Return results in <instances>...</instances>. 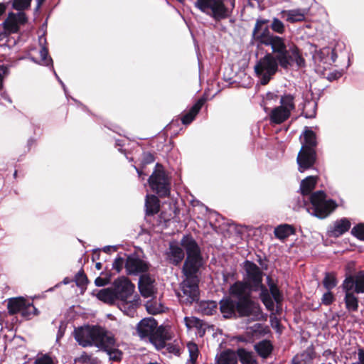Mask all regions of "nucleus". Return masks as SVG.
Here are the masks:
<instances>
[{
	"mask_svg": "<svg viewBox=\"0 0 364 364\" xmlns=\"http://www.w3.org/2000/svg\"><path fill=\"white\" fill-rule=\"evenodd\" d=\"M237 353L227 350L220 353L217 357L218 364H237Z\"/></svg>",
	"mask_w": 364,
	"mask_h": 364,
	"instance_id": "nucleus-26",
	"label": "nucleus"
},
{
	"mask_svg": "<svg viewBox=\"0 0 364 364\" xmlns=\"http://www.w3.org/2000/svg\"><path fill=\"white\" fill-rule=\"evenodd\" d=\"M326 196L322 191L314 192L310 196L313 215L325 218L336 208V204L333 200H326Z\"/></svg>",
	"mask_w": 364,
	"mask_h": 364,
	"instance_id": "nucleus-8",
	"label": "nucleus"
},
{
	"mask_svg": "<svg viewBox=\"0 0 364 364\" xmlns=\"http://www.w3.org/2000/svg\"><path fill=\"white\" fill-rule=\"evenodd\" d=\"M295 109L294 97L286 94L280 98V105L274 107L269 113L272 123L279 124L289 118L291 112Z\"/></svg>",
	"mask_w": 364,
	"mask_h": 364,
	"instance_id": "nucleus-6",
	"label": "nucleus"
},
{
	"mask_svg": "<svg viewBox=\"0 0 364 364\" xmlns=\"http://www.w3.org/2000/svg\"><path fill=\"white\" fill-rule=\"evenodd\" d=\"M358 358L359 360L361 361L364 364V350H359L358 351Z\"/></svg>",
	"mask_w": 364,
	"mask_h": 364,
	"instance_id": "nucleus-59",
	"label": "nucleus"
},
{
	"mask_svg": "<svg viewBox=\"0 0 364 364\" xmlns=\"http://www.w3.org/2000/svg\"><path fill=\"white\" fill-rule=\"evenodd\" d=\"M100 326H86L75 330L74 335L77 342L82 346H96Z\"/></svg>",
	"mask_w": 364,
	"mask_h": 364,
	"instance_id": "nucleus-10",
	"label": "nucleus"
},
{
	"mask_svg": "<svg viewBox=\"0 0 364 364\" xmlns=\"http://www.w3.org/2000/svg\"><path fill=\"white\" fill-rule=\"evenodd\" d=\"M97 297L99 300L109 304H112L117 300L112 287L100 290L97 294Z\"/></svg>",
	"mask_w": 364,
	"mask_h": 364,
	"instance_id": "nucleus-28",
	"label": "nucleus"
},
{
	"mask_svg": "<svg viewBox=\"0 0 364 364\" xmlns=\"http://www.w3.org/2000/svg\"><path fill=\"white\" fill-rule=\"evenodd\" d=\"M148 182L151 190L160 197H166L170 194V180L161 165H156Z\"/></svg>",
	"mask_w": 364,
	"mask_h": 364,
	"instance_id": "nucleus-5",
	"label": "nucleus"
},
{
	"mask_svg": "<svg viewBox=\"0 0 364 364\" xmlns=\"http://www.w3.org/2000/svg\"><path fill=\"white\" fill-rule=\"evenodd\" d=\"M237 355L242 364H258L253 353L243 348L237 350Z\"/></svg>",
	"mask_w": 364,
	"mask_h": 364,
	"instance_id": "nucleus-34",
	"label": "nucleus"
},
{
	"mask_svg": "<svg viewBox=\"0 0 364 364\" xmlns=\"http://www.w3.org/2000/svg\"><path fill=\"white\" fill-rule=\"evenodd\" d=\"M145 207L147 215H155L159 211L160 201L156 196L148 194L146 196Z\"/></svg>",
	"mask_w": 364,
	"mask_h": 364,
	"instance_id": "nucleus-24",
	"label": "nucleus"
},
{
	"mask_svg": "<svg viewBox=\"0 0 364 364\" xmlns=\"http://www.w3.org/2000/svg\"><path fill=\"white\" fill-rule=\"evenodd\" d=\"M277 54L279 64L284 68H288L291 63H295L299 67L305 65V60L302 57L299 48L295 46H291L287 49L286 41L284 40V49L282 51H274Z\"/></svg>",
	"mask_w": 364,
	"mask_h": 364,
	"instance_id": "nucleus-9",
	"label": "nucleus"
},
{
	"mask_svg": "<svg viewBox=\"0 0 364 364\" xmlns=\"http://www.w3.org/2000/svg\"><path fill=\"white\" fill-rule=\"evenodd\" d=\"M284 16L287 17V21L294 23L298 21H302L304 20L306 16V11L304 9H292L288 11H284L282 13Z\"/></svg>",
	"mask_w": 364,
	"mask_h": 364,
	"instance_id": "nucleus-27",
	"label": "nucleus"
},
{
	"mask_svg": "<svg viewBox=\"0 0 364 364\" xmlns=\"http://www.w3.org/2000/svg\"><path fill=\"white\" fill-rule=\"evenodd\" d=\"M184 321L188 329L193 328H199L202 326L201 321L196 317H185Z\"/></svg>",
	"mask_w": 364,
	"mask_h": 364,
	"instance_id": "nucleus-44",
	"label": "nucleus"
},
{
	"mask_svg": "<svg viewBox=\"0 0 364 364\" xmlns=\"http://www.w3.org/2000/svg\"><path fill=\"white\" fill-rule=\"evenodd\" d=\"M262 326L260 323H255L253 326L248 328V333H251L252 335L257 334V333H260L262 332Z\"/></svg>",
	"mask_w": 364,
	"mask_h": 364,
	"instance_id": "nucleus-55",
	"label": "nucleus"
},
{
	"mask_svg": "<svg viewBox=\"0 0 364 364\" xmlns=\"http://www.w3.org/2000/svg\"><path fill=\"white\" fill-rule=\"evenodd\" d=\"M112 289L117 300L125 301L129 299L134 291V285L124 277L114 280Z\"/></svg>",
	"mask_w": 364,
	"mask_h": 364,
	"instance_id": "nucleus-12",
	"label": "nucleus"
},
{
	"mask_svg": "<svg viewBox=\"0 0 364 364\" xmlns=\"http://www.w3.org/2000/svg\"><path fill=\"white\" fill-rule=\"evenodd\" d=\"M123 265H124L123 259L121 257H119V258L115 259V260L114 261V262L112 264V267H113V269H116L117 272H119L122 270Z\"/></svg>",
	"mask_w": 364,
	"mask_h": 364,
	"instance_id": "nucleus-54",
	"label": "nucleus"
},
{
	"mask_svg": "<svg viewBox=\"0 0 364 364\" xmlns=\"http://www.w3.org/2000/svg\"><path fill=\"white\" fill-rule=\"evenodd\" d=\"M334 299V295L332 294V292L330 291V290H328L327 292L323 294L321 298V301L322 304L324 305H330L331 304L333 303Z\"/></svg>",
	"mask_w": 364,
	"mask_h": 364,
	"instance_id": "nucleus-52",
	"label": "nucleus"
},
{
	"mask_svg": "<svg viewBox=\"0 0 364 364\" xmlns=\"http://www.w3.org/2000/svg\"><path fill=\"white\" fill-rule=\"evenodd\" d=\"M252 290L246 277V282H237L230 288V294L237 299L238 301L250 297V292Z\"/></svg>",
	"mask_w": 364,
	"mask_h": 364,
	"instance_id": "nucleus-19",
	"label": "nucleus"
},
{
	"mask_svg": "<svg viewBox=\"0 0 364 364\" xmlns=\"http://www.w3.org/2000/svg\"><path fill=\"white\" fill-rule=\"evenodd\" d=\"M302 146L301 149H314L317 142L316 139V134L311 130H306L304 132V141L301 143Z\"/></svg>",
	"mask_w": 364,
	"mask_h": 364,
	"instance_id": "nucleus-31",
	"label": "nucleus"
},
{
	"mask_svg": "<svg viewBox=\"0 0 364 364\" xmlns=\"http://www.w3.org/2000/svg\"><path fill=\"white\" fill-rule=\"evenodd\" d=\"M120 309L129 316H133L135 312V309L139 304V299H133L132 301H121Z\"/></svg>",
	"mask_w": 364,
	"mask_h": 364,
	"instance_id": "nucleus-35",
	"label": "nucleus"
},
{
	"mask_svg": "<svg viewBox=\"0 0 364 364\" xmlns=\"http://www.w3.org/2000/svg\"><path fill=\"white\" fill-rule=\"evenodd\" d=\"M185 249L187 257L183 267L185 279L181 284V291L178 293L179 300L183 304H191L198 299V272L203 265V258L200 248L190 236H184L181 241Z\"/></svg>",
	"mask_w": 364,
	"mask_h": 364,
	"instance_id": "nucleus-1",
	"label": "nucleus"
},
{
	"mask_svg": "<svg viewBox=\"0 0 364 364\" xmlns=\"http://www.w3.org/2000/svg\"><path fill=\"white\" fill-rule=\"evenodd\" d=\"M45 0H37L38 6L39 7Z\"/></svg>",
	"mask_w": 364,
	"mask_h": 364,
	"instance_id": "nucleus-63",
	"label": "nucleus"
},
{
	"mask_svg": "<svg viewBox=\"0 0 364 364\" xmlns=\"http://www.w3.org/2000/svg\"><path fill=\"white\" fill-rule=\"evenodd\" d=\"M355 279V292L357 294L364 293V273L358 272L354 276Z\"/></svg>",
	"mask_w": 364,
	"mask_h": 364,
	"instance_id": "nucleus-40",
	"label": "nucleus"
},
{
	"mask_svg": "<svg viewBox=\"0 0 364 364\" xmlns=\"http://www.w3.org/2000/svg\"><path fill=\"white\" fill-rule=\"evenodd\" d=\"M187 348L189 353L188 363L189 364H196L199 355L198 346L195 343L188 342L187 343Z\"/></svg>",
	"mask_w": 364,
	"mask_h": 364,
	"instance_id": "nucleus-37",
	"label": "nucleus"
},
{
	"mask_svg": "<svg viewBox=\"0 0 364 364\" xmlns=\"http://www.w3.org/2000/svg\"><path fill=\"white\" fill-rule=\"evenodd\" d=\"M34 364H54L53 360L48 355H38Z\"/></svg>",
	"mask_w": 364,
	"mask_h": 364,
	"instance_id": "nucleus-49",
	"label": "nucleus"
},
{
	"mask_svg": "<svg viewBox=\"0 0 364 364\" xmlns=\"http://www.w3.org/2000/svg\"><path fill=\"white\" fill-rule=\"evenodd\" d=\"M255 350L259 356L267 358L272 351V346L269 341L264 340L255 345Z\"/></svg>",
	"mask_w": 364,
	"mask_h": 364,
	"instance_id": "nucleus-29",
	"label": "nucleus"
},
{
	"mask_svg": "<svg viewBox=\"0 0 364 364\" xmlns=\"http://www.w3.org/2000/svg\"><path fill=\"white\" fill-rule=\"evenodd\" d=\"M331 353V350H326V351L324 352V354H325V355H328V354H330Z\"/></svg>",
	"mask_w": 364,
	"mask_h": 364,
	"instance_id": "nucleus-64",
	"label": "nucleus"
},
{
	"mask_svg": "<svg viewBox=\"0 0 364 364\" xmlns=\"http://www.w3.org/2000/svg\"><path fill=\"white\" fill-rule=\"evenodd\" d=\"M113 346H117V345L112 333L100 327L96 347L105 350L107 349H110V348H112Z\"/></svg>",
	"mask_w": 364,
	"mask_h": 364,
	"instance_id": "nucleus-18",
	"label": "nucleus"
},
{
	"mask_svg": "<svg viewBox=\"0 0 364 364\" xmlns=\"http://www.w3.org/2000/svg\"><path fill=\"white\" fill-rule=\"evenodd\" d=\"M194 6L216 21L228 16V10L224 0H196Z\"/></svg>",
	"mask_w": 364,
	"mask_h": 364,
	"instance_id": "nucleus-4",
	"label": "nucleus"
},
{
	"mask_svg": "<svg viewBox=\"0 0 364 364\" xmlns=\"http://www.w3.org/2000/svg\"><path fill=\"white\" fill-rule=\"evenodd\" d=\"M108 282H109L108 279L102 278V277H97V278H96V279L95 281V284L97 287H103V286L106 285L107 284H108Z\"/></svg>",
	"mask_w": 364,
	"mask_h": 364,
	"instance_id": "nucleus-56",
	"label": "nucleus"
},
{
	"mask_svg": "<svg viewBox=\"0 0 364 364\" xmlns=\"http://www.w3.org/2000/svg\"><path fill=\"white\" fill-rule=\"evenodd\" d=\"M267 279L269 280L268 284L269 287V290L274 299L277 303L280 302L282 299V296L279 289L274 283L270 282L271 279L269 277H267Z\"/></svg>",
	"mask_w": 364,
	"mask_h": 364,
	"instance_id": "nucleus-42",
	"label": "nucleus"
},
{
	"mask_svg": "<svg viewBox=\"0 0 364 364\" xmlns=\"http://www.w3.org/2000/svg\"><path fill=\"white\" fill-rule=\"evenodd\" d=\"M351 233L358 239L364 240V225L360 224L355 226L352 229Z\"/></svg>",
	"mask_w": 364,
	"mask_h": 364,
	"instance_id": "nucleus-50",
	"label": "nucleus"
},
{
	"mask_svg": "<svg viewBox=\"0 0 364 364\" xmlns=\"http://www.w3.org/2000/svg\"><path fill=\"white\" fill-rule=\"evenodd\" d=\"M316 160V153L315 149L306 150L301 149L296 159L299 171L302 173L311 168L315 164Z\"/></svg>",
	"mask_w": 364,
	"mask_h": 364,
	"instance_id": "nucleus-15",
	"label": "nucleus"
},
{
	"mask_svg": "<svg viewBox=\"0 0 364 364\" xmlns=\"http://www.w3.org/2000/svg\"><path fill=\"white\" fill-rule=\"evenodd\" d=\"M201 311L206 315H212L217 309V303L214 301H203L200 304Z\"/></svg>",
	"mask_w": 364,
	"mask_h": 364,
	"instance_id": "nucleus-39",
	"label": "nucleus"
},
{
	"mask_svg": "<svg viewBox=\"0 0 364 364\" xmlns=\"http://www.w3.org/2000/svg\"><path fill=\"white\" fill-rule=\"evenodd\" d=\"M350 228V223L346 218L337 220L331 230V235L338 237L347 232Z\"/></svg>",
	"mask_w": 364,
	"mask_h": 364,
	"instance_id": "nucleus-25",
	"label": "nucleus"
},
{
	"mask_svg": "<svg viewBox=\"0 0 364 364\" xmlns=\"http://www.w3.org/2000/svg\"><path fill=\"white\" fill-rule=\"evenodd\" d=\"M105 351L108 353L109 358L113 360H119L121 359L122 352L117 348V346H113L110 348V349H107Z\"/></svg>",
	"mask_w": 364,
	"mask_h": 364,
	"instance_id": "nucleus-48",
	"label": "nucleus"
},
{
	"mask_svg": "<svg viewBox=\"0 0 364 364\" xmlns=\"http://www.w3.org/2000/svg\"><path fill=\"white\" fill-rule=\"evenodd\" d=\"M169 328L163 326H158L151 337L148 339L157 350L164 348L167 341L171 340Z\"/></svg>",
	"mask_w": 364,
	"mask_h": 364,
	"instance_id": "nucleus-16",
	"label": "nucleus"
},
{
	"mask_svg": "<svg viewBox=\"0 0 364 364\" xmlns=\"http://www.w3.org/2000/svg\"><path fill=\"white\" fill-rule=\"evenodd\" d=\"M344 301L346 309L350 311H355L358 308V297L353 293H347L345 294Z\"/></svg>",
	"mask_w": 364,
	"mask_h": 364,
	"instance_id": "nucleus-36",
	"label": "nucleus"
},
{
	"mask_svg": "<svg viewBox=\"0 0 364 364\" xmlns=\"http://www.w3.org/2000/svg\"><path fill=\"white\" fill-rule=\"evenodd\" d=\"M32 0H13L12 8L16 11H24L30 8Z\"/></svg>",
	"mask_w": 364,
	"mask_h": 364,
	"instance_id": "nucleus-41",
	"label": "nucleus"
},
{
	"mask_svg": "<svg viewBox=\"0 0 364 364\" xmlns=\"http://www.w3.org/2000/svg\"><path fill=\"white\" fill-rule=\"evenodd\" d=\"M75 282L77 286H84L87 282L86 275L82 272H79L75 276Z\"/></svg>",
	"mask_w": 364,
	"mask_h": 364,
	"instance_id": "nucleus-53",
	"label": "nucleus"
},
{
	"mask_svg": "<svg viewBox=\"0 0 364 364\" xmlns=\"http://www.w3.org/2000/svg\"><path fill=\"white\" fill-rule=\"evenodd\" d=\"M154 279L149 275H142L139 282V289L144 297H150L155 292Z\"/></svg>",
	"mask_w": 364,
	"mask_h": 364,
	"instance_id": "nucleus-21",
	"label": "nucleus"
},
{
	"mask_svg": "<svg viewBox=\"0 0 364 364\" xmlns=\"http://www.w3.org/2000/svg\"><path fill=\"white\" fill-rule=\"evenodd\" d=\"M6 9V6L4 3H0V16L5 13Z\"/></svg>",
	"mask_w": 364,
	"mask_h": 364,
	"instance_id": "nucleus-60",
	"label": "nucleus"
},
{
	"mask_svg": "<svg viewBox=\"0 0 364 364\" xmlns=\"http://www.w3.org/2000/svg\"><path fill=\"white\" fill-rule=\"evenodd\" d=\"M203 105V100H199L191 109V110L182 117V122L184 124H190L198 113Z\"/></svg>",
	"mask_w": 364,
	"mask_h": 364,
	"instance_id": "nucleus-33",
	"label": "nucleus"
},
{
	"mask_svg": "<svg viewBox=\"0 0 364 364\" xmlns=\"http://www.w3.org/2000/svg\"><path fill=\"white\" fill-rule=\"evenodd\" d=\"M267 23V20H257L252 31L253 40L257 43L258 46H270L272 53L282 51L284 49V38L272 33Z\"/></svg>",
	"mask_w": 364,
	"mask_h": 364,
	"instance_id": "nucleus-2",
	"label": "nucleus"
},
{
	"mask_svg": "<svg viewBox=\"0 0 364 364\" xmlns=\"http://www.w3.org/2000/svg\"><path fill=\"white\" fill-rule=\"evenodd\" d=\"M337 279L336 274L332 272L326 273L325 277L323 280V287L327 290L333 289L337 285Z\"/></svg>",
	"mask_w": 364,
	"mask_h": 364,
	"instance_id": "nucleus-38",
	"label": "nucleus"
},
{
	"mask_svg": "<svg viewBox=\"0 0 364 364\" xmlns=\"http://www.w3.org/2000/svg\"><path fill=\"white\" fill-rule=\"evenodd\" d=\"M263 304L265 305V306H266L268 309H273V307H274V303H273V301H272V299H269V301H264Z\"/></svg>",
	"mask_w": 364,
	"mask_h": 364,
	"instance_id": "nucleus-58",
	"label": "nucleus"
},
{
	"mask_svg": "<svg viewBox=\"0 0 364 364\" xmlns=\"http://www.w3.org/2000/svg\"><path fill=\"white\" fill-rule=\"evenodd\" d=\"M244 267L246 273H247V281L252 288V290H261L260 299L264 303L271 299L267 289L262 284V272L259 268L255 263L250 261H246Z\"/></svg>",
	"mask_w": 364,
	"mask_h": 364,
	"instance_id": "nucleus-7",
	"label": "nucleus"
},
{
	"mask_svg": "<svg viewBox=\"0 0 364 364\" xmlns=\"http://www.w3.org/2000/svg\"><path fill=\"white\" fill-rule=\"evenodd\" d=\"M267 97L268 99H269V98H271V99H272V98H273V97H274V94H272V93H268V94L267 95Z\"/></svg>",
	"mask_w": 364,
	"mask_h": 364,
	"instance_id": "nucleus-62",
	"label": "nucleus"
},
{
	"mask_svg": "<svg viewBox=\"0 0 364 364\" xmlns=\"http://www.w3.org/2000/svg\"><path fill=\"white\" fill-rule=\"evenodd\" d=\"M8 309L11 314L18 312L25 318H28L31 314H36V309L31 304H27L21 297L11 299L8 301Z\"/></svg>",
	"mask_w": 364,
	"mask_h": 364,
	"instance_id": "nucleus-13",
	"label": "nucleus"
},
{
	"mask_svg": "<svg viewBox=\"0 0 364 364\" xmlns=\"http://www.w3.org/2000/svg\"><path fill=\"white\" fill-rule=\"evenodd\" d=\"M166 255L168 261L175 265L178 264L184 257L183 250L174 242L170 243Z\"/></svg>",
	"mask_w": 364,
	"mask_h": 364,
	"instance_id": "nucleus-23",
	"label": "nucleus"
},
{
	"mask_svg": "<svg viewBox=\"0 0 364 364\" xmlns=\"http://www.w3.org/2000/svg\"><path fill=\"white\" fill-rule=\"evenodd\" d=\"M102 263H100V262H97V263H96V264H95V267H96V269H98V270L101 269H102Z\"/></svg>",
	"mask_w": 364,
	"mask_h": 364,
	"instance_id": "nucleus-61",
	"label": "nucleus"
},
{
	"mask_svg": "<svg viewBox=\"0 0 364 364\" xmlns=\"http://www.w3.org/2000/svg\"><path fill=\"white\" fill-rule=\"evenodd\" d=\"M317 183L316 176H308L305 179L302 180L300 185V190L301 194L309 195L312 190L315 188Z\"/></svg>",
	"mask_w": 364,
	"mask_h": 364,
	"instance_id": "nucleus-30",
	"label": "nucleus"
},
{
	"mask_svg": "<svg viewBox=\"0 0 364 364\" xmlns=\"http://www.w3.org/2000/svg\"><path fill=\"white\" fill-rule=\"evenodd\" d=\"M271 28L275 33L282 34L285 31V26L283 22L277 18H274L271 24Z\"/></svg>",
	"mask_w": 364,
	"mask_h": 364,
	"instance_id": "nucleus-45",
	"label": "nucleus"
},
{
	"mask_svg": "<svg viewBox=\"0 0 364 364\" xmlns=\"http://www.w3.org/2000/svg\"><path fill=\"white\" fill-rule=\"evenodd\" d=\"M274 235L279 240H284L294 233V228L287 224L280 225L274 229Z\"/></svg>",
	"mask_w": 364,
	"mask_h": 364,
	"instance_id": "nucleus-32",
	"label": "nucleus"
},
{
	"mask_svg": "<svg viewBox=\"0 0 364 364\" xmlns=\"http://www.w3.org/2000/svg\"><path fill=\"white\" fill-rule=\"evenodd\" d=\"M220 309L223 317L226 318H232L235 316L237 311V302H235L230 298L223 299L220 302Z\"/></svg>",
	"mask_w": 364,
	"mask_h": 364,
	"instance_id": "nucleus-22",
	"label": "nucleus"
},
{
	"mask_svg": "<svg viewBox=\"0 0 364 364\" xmlns=\"http://www.w3.org/2000/svg\"><path fill=\"white\" fill-rule=\"evenodd\" d=\"M158 327V323L154 318H145L136 326V333L141 339H149Z\"/></svg>",
	"mask_w": 364,
	"mask_h": 364,
	"instance_id": "nucleus-17",
	"label": "nucleus"
},
{
	"mask_svg": "<svg viewBox=\"0 0 364 364\" xmlns=\"http://www.w3.org/2000/svg\"><path fill=\"white\" fill-rule=\"evenodd\" d=\"M125 267L128 274H136L148 270V264L136 256H129L127 259Z\"/></svg>",
	"mask_w": 364,
	"mask_h": 364,
	"instance_id": "nucleus-20",
	"label": "nucleus"
},
{
	"mask_svg": "<svg viewBox=\"0 0 364 364\" xmlns=\"http://www.w3.org/2000/svg\"><path fill=\"white\" fill-rule=\"evenodd\" d=\"M26 21L27 17L23 12H18L17 14L9 13L6 19L3 23L5 33L0 34V36H6L11 33H17L19 30V26L24 24Z\"/></svg>",
	"mask_w": 364,
	"mask_h": 364,
	"instance_id": "nucleus-14",
	"label": "nucleus"
},
{
	"mask_svg": "<svg viewBox=\"0 0 364 364\" xmlns=\"http://www.w3.org/2000/svg\"><path fill=\"white\" fill-rule=\"evenodd\" d=\"M277 56L267 53L262 58L255 66V71L260 79L262 85H267L278 70Z\"/></svg>",
	"mask_w": 364,
	"mask_h": 364,
	"instance_id": "nucleus-3",
	"label": "nucleus"
},
{
	"mask_svg": "<svg viewBox=\"0 0 364 364\" xmlns=\"http://www.w3.org/2000/svg\"><path fill=\"white\" fill-rule=\"evenodd\" d=\"M48 50L45 47H42L39 50V55L41 57V63L43 65H48L51 62V59L48 58Z\"/></svg>",
	"mask_w": 364,
	"mask_h": 364,
	"instance_id": "nucleus-51",
	"label": "nucleus"
},
{
	"mask_svg": "<svg viewBox=\"0 0 364 364\" xmlns=\"http://www.w3.org/2000/svg\"><path fill=\"white\" fill-rule=\"evenodd\" d=\"M237 312L240 316H252L256 321L263 318L259 304L253 301L250 297L237 301Z\"/></svg>",
	"mask_w": 364,
	"mask_h": 364,
	"instance_id": "nucleus-11",
	"label": "nucleus"
},
{
	"mask_svg": "<svg viewBox=\"0 0 364 364\" xmlns=\"http://www.w3.org/2000/svg\"><path fill=\"white\" fill-rule=\"evenodd\" d=\"M90 359V356L87 354L82 355L80 358H77L78 361L82 363H86Z\"/></svg>",
	"mask_w": 364,
	"mask_h": 364,
	"instance_id": "nucleus-57",
	"label": "nucleus"
},
{
	"mask_svg": "<svg viewBox=\"0 0 364 364\" xmlns=\"http://www.w3.org/2000/svg\"><path fill=\"white\" fill-rule=\"evenodd\" d=\"M146 309L149 314H156L162 311V306L152 301H148L146 304Z\"/></svg>",
	"mask_w": 364,
	"mask_h": 364,
	"instance_id": "nucleus-47",
	"label": "nucleus"
},
{
	"mask_svg": "<svg viewBox=\"0 0 364 364\" xmlns=\"http://www.w3.org/2000/svg\"><path fill=\"white\" fill-rule=\"evenodd\" d=\"M354 287H355V279H354V277H351V276L347 277L344 280V282L342 284L343 289L344 290L346 294L353 293L352 290Z\"/></svg>",
	"mask_w": 364,
	"mask_h": 364,
	"instance_id": "nucleus-46",
	"label": "nucleus"
},
{
	"mask_svg": "<svg viewBox=\"0 0 364 364\" xmlns=\"http://www.w3.org/2000/svg\"><path fill=\"white\" fill-rule=\"evenodd\" d=\"M311 47L314 48L313 58L315 60V62L322 61L324 59V58L328 54V48L318 50L315 46H311Z\"/></svg>",
	"mask_w": 364,
	"mask_h": 364,
	"instance_id": "nucleus-43",
	"label": "nucleus"
}]
</instances>
